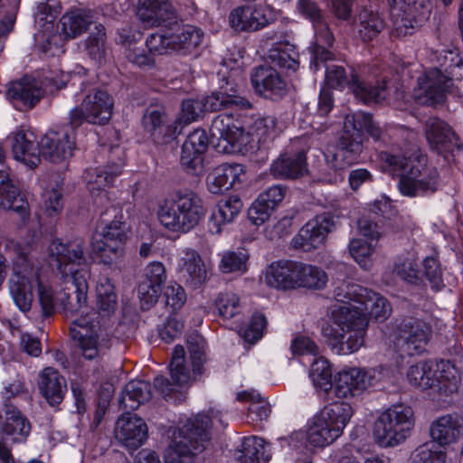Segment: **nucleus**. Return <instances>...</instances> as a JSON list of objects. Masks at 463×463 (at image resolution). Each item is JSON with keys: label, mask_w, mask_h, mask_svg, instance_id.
<instances>
[{"label": "nucleus", "mask_w": 463, "mask_h": 463, "mask_svg": "<svg viewBox=\"0 0 463 463\" xmlns=\"http://www.w3.org/2000/svg\"><path fill=\"white\" fill-rule=\"evenodd\" d=\"M17 258L9 279V290L15 306L23 312L31 309L34 292L42 313L45 317L61 307L67 314L76 315L88 302V280L90 269L87 262L85 245L81 239L53 240L48 247V256L54 262L63 280L71 279L75 287V302L67 301L65 292H57L48 278L35 269L27 250L16 249Z\"/></svg>", "instance_id": "obj_1"}, {"label": "nucleus", "mask_w": 463, "mask_h": 463, "mask_svg": "<svg viewBox=\"0 0 463 463\" xmlns=\"http://www.w3.org/2000/svg\"><path fill=\"white\" fill-rule=\"evenodd\" d=\"M334 298L342 305L332 307L321 334L337 354H353L363 346L369 317L383 321L392 313L385 298L350 281L336 286Z\"/></svg>", "instance_id": "obj_2"}, {"label": "nucleus", "mask_w": 463, "mask_h": 463, "mask_svg": "<svg viewBox=\"0 0 463 463\" xmlns=\"http://www.w3.org/2000/svg\"><path fill=\"white\" fill-rule=\"evenodd\" d=\"M219 411L211 410L209 414L200 413L187 419L181 427L174 429L171 442L165 453V463H194V457L202 452L210 439V427L224 428ZM135 463H161L157 455L143 449L137 455Z\"/></svg>", "instance_id": "obj_3"}, {"label": "nucleus", "mask_w": 463, "mask_h": 463, "mask_svg": "<svg viewBox=\"0 0 463 463\" xmlns=\"http://www.w3.org/2000/svg\"><path fill=\"white\" fill-rule=\"evenodd\" d=\"M363 131L375 140L380 139L383 134L382 128L368 113L357 111L345 117L344 134L338 146L328 148L325 154L328 170L326 182L337 183L344 179L345 170L357 160L363 151Z\"/></svg>", "instance_id": "obj_4"}, {"label": "nucleus", "mask_w": 463, "mask_h": 463, "mask_svg": "<svg viewBox=\"0 0 463 463\" xmlns=\"http://www.w3.org/2000/svg\"><path fill=\"white\" fill-rule=\"evenodd\" d=\"M70 123L55 129H50L41 138L37 148L33 141V135L24 131L15 132L11 139L15 160L33 168L40 162V155L52 163H61L71 158L76 149L73 129Z\"/></svg>", "instance_id": "obj_5"}, {"label": "nucleus", "mask_w": 463, "mask_h": 463, "mask_svg": "<svg viewBox=\"0 0 463 463\" xmlns=\"http://www.w3.org/2000/svg\"><path fill=\"white\" fill-rule=\"evenodd\" d=\"M408 383L422 391L431 390L433 399L442 406H449L458 392L461 375L450 361L434 363L421 360L409 366Z\"/></svg>", "instance_id": "obj_6"}, {"label": "nucleus", "mask_w": 463, "mask_h": 463, "mask_svg": "<svg viewBox=\"0 0 463 463\" xmlns=\"http://www.w3.org/2000/svg\"><path fill=\"white\" fill-rule=\"evenodd\" d=\"M97 312L85 313L87 306L79 311L80 314L72 322L71 334L77 343L82 356L89 360L99 357L109 346L110 337L101 326L98 316L110 317L118 307V296L102 299H95Z\"/></svg>", "instance_id": "obj_7"}, {"label": "nucleus", "mask_w": 463, "mask_h": 463, "mask_svg": "<svg viewBox=\"0 0 463 463\" xmlns=\"http://www.w3.org/2000/svg\"><path fill=\"white\" fill-rule=\"evenodd\" d=\"M384 166L400 175L399 190L402 195L415 197L433 194L438 189V172L427 165V158L419 151L408 156L383 153Z\"/></svg>", "instance_id": "obj_8"}, {"label": "nucleus", "mask_w": 463, "mask_h": 463, "mask_svg": "<svg viewBox=\"0 0 463 463\" xmlns=\"http://www.w3.org/2000/svg\"><path fill=\"white\" fill-rule=\"evenodd\" d=\"M354 412L352 405L337 402L325 406L307 422L305 428L294 434L307 448H325L344 432Z\"/></svg>", "instance_id": "obj_9"}, {"label": "nucleus", "mask_w": 463, "mask_h": 463, "mask_svg": "<svg viewBox=\"0 0 463 463\" xmlns=\"http://www.w3.org/2000/svg\"><path fill=\"white\" fill-rule=\"evenodd\" d=\"M206 209L201 197L194 192L176 191L163 200L156 211L160 225L175 234L193 231L203 220Z\"/></svg>", "instance_id": "obj_10"}, {"label": "nucleus", "mask_w": 463, "mask_h": 463, "mask_svg": "<svg viewBox=\"0 0 463 463\" xmlns=\"http://www.w3.org/2000/svg\"><path fill=\"white\" fill-rule=\"evenodd\" d=\"M128 231L122 211L114 205L107 208L91 241L92 253L100 263L109 265L122 256Z\"/></svg>", "instance_id": "obj_11"}, {"label": "nucleus", "mask_w": 463, "mask_h": 463, "mask_svg": "<svg viewBox=\"0 0 463 463\" xmlns=\"http://www.w3.org/2000/svg\"><path fill=\"white\" fill-rule=\"evenodd\" d=\"M414 425L412 409L404 404H395L378 414L373 423V436L380 447H396L411 436Z\"/></svg>", "instance_id": "obj_12"}, {"label": "nucleus", "mask_w": 463, "mask_h": 463, "mask_svg": "<svg viewBox=\"0 0 463 463\" xmlns=\"http://www.w3.org/2000/svg\"><path fill=\"white\" fill-rule=\"evenodd\" d=\"M66 79L63 73L53 71L37 76L26 75L9 84L6 96L17 109H32L45 94L63 88Z\"/></svg>", "instance_id": "obj_13"}, {"label": "nucleus", "mask_w": 463, "mask_h": 463, "mask_svg": "<svg viewBox=\"0 0 463 463\" xmlns=\"http://www.w3.org/2000/svg\"><path fill=\"white\" fill-rule=\"evenodd\" d=\"M448 54L452 63L448 66L444 64L447 75L434 68L419 77L417 86L411 95L417 103L434 105L442 102L445 92L451 85L452 79H459L463 76L462 59L454 51H449Z\"/></svg>", "instance_id": "obj_14"}, {"label": "nucleus", "mask_w": 463, "mask_h": 463, "mask_svg": "<svg viewBox=\"0 0 463 463\" xmlns=\"http://www.w3.org/2000/svg\"><path fill=\"white\" fill-rule=\"evenodd\" d=\"M187 349L192 364L193 372L185 366L184 349L176 345L173 351L170 363V375L176 385L189 384L203 373V364L206 362V343L203 335L198 333L191 334L187 338Z\"/></svg>", "instance_id": "obj_15"}, {"label": "nucleus", "mask_w": 463, "mask_h": 463, "mask_svg": "<svg viewBox=\"0 0 463 463\" xmlns=\"http://www.w3.org/2000/svg\"><path fill=\"white\" fill-rule=\"evenodd\" d=\"M325 83L326 87L339 90L348 86L355 98L364 104L378 103L386 97L384 85L377 81V85L373 86L371 81L360 80L354 71L347 75L345 68L337 64L326 66Z\"/></svg>", "instance_id": "obj_16"}, {"label": "nucleus", "mask_w": 463, "mask_h": 463, "mask_svg": "<svg viewBox=\"0 0 463 463\" xmlns=\"http://www.w3.org/2000/svg\"><path fill=\"white\" fill-rule=\"evenodd\" d=\"M210 133L216 151L223 154L241 152L250 139L239 120L231 114L217 116L212 122Z\"/></svg>", "instance_id": "obj_17"}, {"label": "nucleus", "mask_w": 463, "mask_h": 463, "mask_svg": "<svg viewBox=\"0 0 463 463\" xmlns=\"http://www.w3.org/2000/svg\"><path fill=\"white\" fill-rule=\"evenodd\" d=\"M376 373L374 368L345 366L334 374L331 390L339 399L358 398L374 385Z\"/></svg>", "instance_id": "obj_18"}, {"label": "nucleus", "mask_w": 463, "mask_h": 463, "mask_svg": "<svg viewBox=\"0 0 463 463\" xmlns=\"http://www.w3.org/2000/svg\"><path fill=\"white\" fill-rule=\"evenodd\" d=\"M432 335L431 326L416 317H405L396 326L394 345L407 355H419L427 350Z\"/></svg>", "instance_id": "obj_19"}, {"label": "nucleus", "mask_w": 463, "mask_h": 463, "mask_svg": "<svg viewBox=\"0 0 463 463\" xmlns=\"http://www.w3.org/2000/svg\"><path fill=\"white\" fill-rule=\"evenodd\" d=\"M298 8L313 23L316 42L311 47L313 60L310 67L314 71H317L319 70V62L333 59V53L326 48V45L330 46L333 43L334 37L315 3L309 0H299Z\"/></svg>", "instance_id": "obj_20"}, {"label": "nucleus", "mask_w": 463, "mask_h": 463, "mask_svg": "<svg viewBox=\"0 0 463 463\" xmlns=\"http://www.w3.org/2000/svg\"><path fill=\"white\" fill-rule=\"evenodd\" d=\"M113 107V99L107 91L96 90L84 98L80 109H71L70 123L76 127L83 120L91 124H107L112 116Z\"/></svg>", "instance_id": "obj_21"}, {"label": "nucleus", "mask_w": 463, "mask_h": 463, "mask_svg": "<svg viewBox=\"0 0 463 463\" xmlns=\"http://www.w3.org/2000/svg\"><path fill=\"white\" fill-rule=\"evenodd\" d=\"M222 66L231 70L227 77L225 86H222L219 90L213 91L211 95L203 99V105L206 111H217L226 109H248L250 102L242 97L238 90L230 86V79L241 73L242 61L241 59H224Z\"/></svg>", "instance_id": "obj_22"}, {"label": "nucleus", "mask_w": 463, "mask_h": 463, "mask_svg": "<svg viewBox=\"0 0 463 463\" xmlns=\"http://www.w3.org/2000/svg\"><path fill=\"white\" fill-rule=\"evenodd\" d=\"M176 272L186 287L197 289L209 280L211 266L205 263L197 250L184 248L177 254Z\"/></svg>", "instance_id": "obj_23"}, {"label": "nucleus", "mask_w": 463, "mask_h": 463, "mask_svg": "<svg viewBox=\"0 0 463 463\" xmlns=\"http://www.w3.org/2000/svg\"><path fill=\"white\" fill-rule=\"evenodd\" d=\"M335 228L334 218L327 214L317 215L309 220L292 239L296 249L310 251L321 247L329 232Z\"/></svg>", "instance_id": "obj_24"}, {"label": "nucleus", "mask_w": 463, "mask_h": 463, "mask_svg": "<svg viewBox=\"0 0 463 463\" xmlns=\"http://www.w3.org/2000/svg\"><path fill=\"white\" fill-rule=\"evenodd\" d=\"M275 18L269 6L244 5L233 9L229 15L231 27L236 32L258 31Z\"/></svg>", "instance_id": "obj_25"}, {"label": "nucleus", "mask_w": 463, "mask_h": 463, "mask_svg": "<svg viewBox=\"0 0 463 463\" xmlns=\"http://www.w3.org/2000/svg\"><path fill=\"white\" fill-rule=\"evenodd\" d=\"M246 181L247 173L243 165L222 164L208 175L206 185L211 194H220L232 188H241Z\"/></svg>", "instance_id": "obj_26"}, {"label": "nucleus", "mask_w": 463, "mask_h": 463, "mask_svg": "<svg viewBox=\"0 0 463 463\" xmlns=\"http://www.w3.org/2000/svg\"><path fill=\"white\" fill-rule=\"evenodd\" d=\"M124 166L120 160L118 163H109L104 167L90 168L84 173V180L90 194L97 203H103L108 199L107 189L112 185Z\"/></svg>", "instance_id": "obj_27"}, {"label": "nucleus", "mask_w": 463, "mask_h": 463, "mask_svg": "<svg viewBox=\"0 0 463 463\" xmlns=\"http://www.w3.org/2000/svg\"><path fill=\"white\" fill-rule=\"evenodd\" d=\"M394 28L399 35L410 34L429 13V0H394Z\"/></svg>", "instance_id": "obj_28"}, {"label": "nucleus", "mask_w": 463, "mask_h": 463, "mask_svg": "<svg viewBox=\"0 0 463 463\" xmlns=\"http://www.w3.org/2000/svg\"><path fill=\"white\" fill-rule=\"evenodd\" d=\"M137 15L144 26H165L176 22L175 10L169 0H139Z\"/></svg>", "instance_id": "obj_29"}, {"label": "nucleus", "mask_w": 463, "mask_h": 463, "mask_svg": "<svg viewBox=\"0 0 463 463\" xmlns=\"http://www.w3.org/2000/svg\"><path fill=\"white\" fill-rule=\"evenodd\" d=\"M144 280L138 286V297L143 308H148L156 303L162 286L166 281L167 273L160 261L148 263L143 270Z\"/></svg>", "instance_id": "obj_30"}, {"label": "nucleus", "mask_w": 463, "mask_h": 463, "mask_svg": "<svg viewBox=\"0 0 463 463\" xmlns=\"http://www.w3.org/2000/svg\"><path fill=\"white\" fill-rule=\"evenodd\" d=\"M299 261L279 260L269 264L264 273L265 283L279 290L298 288Z\"/></svg>", "instance_id": "obj_31"}, {"label": "nucleus", "mask_w": 463, "mask_h": 463, "mask_svg": "<svg viewBox=\"0 0 463 463\" xmlns=\"http://www.w3.org/2000/svg\"><path fill=\"white\" fill-rule=\"evenodd\" d=\"M208 147L205 130L197 128L186 137L181 153V164L193 174H200L203 169V154Z\"/></svg>", "instance_id": "obj_32"}, {"label": "nucleus", "mask_w": 463, "mask_h": 463, "mask_svg": "<svg viewBox=\"0 0 463 463\" xmlns=\"http://www.w3.org/2000/svg\"><path fill=\"white\" fill-rule=\"evenodd\" d=\"M285 194L286 190L280 185H273L259 194L248 209L250 222L256 226L266 222L283 201Z\"/></svg>", "instance_id": "obj_33"}, {"label": "nucleus", "mask_w": 463, "mask_h": 463, "mask_svg": "<svg viewBox=\"0 0 463 463\" xmlns=\"http://www.w3.org/2000/svg\"><path fill=\"white\" fill-rule=\"evenodd\" d=\"M430 434L440 447L455 444L463 436V419L456 413L441 415L431 422Z\"/></svg>", "instance_id": "obj_34"}, {"label": "nucleus", "mask_w": 463, "mask_h": 463, "mask_svg": "<svg viewBox=\"0 0 463 463\" xmlns=\"http://www.w3.org/2000/svg\"><path fill=\"white\" fill-rule=\"evenodd\" d=\"M142 126L156 144H167L178 136L175 122L165 123V113L162 108H148L142 117Z\"/></svg>", "instance_id": "obj_35"}, {"label": "nucleus", "mask_w": 463, "mask_h": 463, "mask_svg": "<svg viewBox=\"0 0 463 463\" xmlns=\"http://www.w3.org/2000/svg\"><path fill=\"white\" fill-rule=\"evenodd\" d=\"M116 437L127 448L137 449L146 439L147 426L144 420L130 413L123 414L117 421Z\"/></svg>", "instance_id": "obj_36"}, {"label": "nucleus", "mask_w": 463, "mask_h": 463, "mask_svg": "<svg viewBox=\"0 0 463 463\" xmlns=\"http://www.w3.org/2000/svg\"><path fill=\"white\" fill-rule=\"evenodd\" d=\"M250 80L256 92L263 97H282L287 92L286 80L272 66L257 67L253 71Z\"/></svg>", "instance_id": "obj_37"}, {"label": "nucleus", "mask_w": 463, "mask_h": 463, "mask_svg": "<svg viewBox=\"0 0 463 463\" xmlns=\"http://www.w3.org/2000/svg\"><path fill=\"white\" fill-rule=\"evenodd\" d=\"M31 432V424L22 412L6 406L0 415V433L13 443H24Z\"/></svg>", "instance_id": "obj_38"}, {"label": "nucleus", "mask_w": 463, "mask_h": 463, "mask_svg": "<svg viewBox=\"0 0 463 463\" xmlns=\"http://www.w3.org/2000/svg\"><path fill=\"white\" fill-rule=\"evenodd\" d=\"M243 209V202L238 194H230L216 203L210 220L213 232L221 233L223 228L232 223Z\"/></svg>", "instance_id": "obj_39"}, {"label": "nucleus", "mask_w": 463, "mask_h": 463, "mask_svg": "<svg viewBox=\"0 0 463 463\" xmlns=\"http://www.w3.org/2000/svg\"><path fill=\"white\" fill-rule=\"evenodd\" d=\"M262 48L266 61L274 66L292 71L298 68V52L294 45L287 42H266Z\"/></svg>", "instance_id": "obj_40"}, {"label": "nucleus", "mask_w": 463, "mask_h": 463, "mask_svg": "<svg viewBox=\"0 0 463 463\" xmlns=\"http://www.w3.org/2000/svg\"><path fill=\"white\" fill-rule=\"evenodd\" d=\"M91 12L82 8H71L60 19L61 33L68 39L76 38L83 33L91 24Z\"/></svg>", "instance_id": "obj_41"}, {"label": "nucleus", "mask_w": 463, "mask_h": 463, "mask_svg": "<svg viewBox=\"0 0 463 463\" xmlns=\"http://www.w3.org/2000/svg\"><path fill=\"white\" fill-rule=\"evenodd\" d=\"M39 387L51 405L59 404L63 400L66 383L57 370L52 367L45 368L41 373Z\"/></svg>", "instance_id": "obj_42"}, {"label": "nucleus", "mask_w": 463, "mask_h": 463, "mask_svg": "<svg viewBox=\"0 0 463 463\" xmlns=\"http://www.w3.org/2000/svg\"><path fill=\"white\" fill-rule=\"evenodd\" d=\"M425 135L430 147L440 154L450 147L455 137L450 127L437 118L427 121Z\"/></svg>", "instance_id": "obj_43"}, {"label": "nucleus", "mask_w": 463, "mask_h": 463, "mask_svg": "<svg viewBox=\"0 0 463 463\" xmlns=\"http://www.w3.org/2000/svg\"><path fill=\"white\" fill-rule=\"evenodd\" d=\"M306 155L300 151L294 156L282 155L273 162L270 171L277 178H297L306 172Z\"/></svg>", "instance_id": "obj_44"}, {"label": "nucleus", "mask_w": 463, "mask_h": 463, "mask_svg": "<svg viewBox=\"0 0 463 463\" xmlns=\"http://www.w3.org/2000/svg\"><path fill=\"white\" fill-rule=\"evenodd\" d=\"M0 206L20 213L27 209L26 201L5 171H0Z\"/></svg>", "instance_id": "obj_45"}, {"label": "nucleus", "mask_w": 463, "mask_h": 463, "mask_svg": "<svg viewBox=\"0 0 463 463\" xmlns=\"http://www.w3.org/2000/svg\"><path fill=\"white\" fill-rule=\"evenodd\" d=\"M151 398V388L147 382L141 380L130 381L125 387L120 403L126 410H137L142 403Z\"/></svg>", "instance_id": "obj_46"}, {"label": "nucleus", "mask_w": 463, "mask_h": 463, "mask_svg": "<svg viewBox=\"0 0 463 463\" xmlns=\"http://www.w3.org/2000/svg\"><path fill=\"white\" fill-rule=\"evenodd\" d=\"M237 400L250 402L247 418L251 423L255 424L269 418V404L258 392L254 390L240 392L237 393Z\"/></svg>", "instance_id": "obj_47"}, {"label": "nucleus", "mask_w": 463, "mask_h": 463, "mask_svg": "<svg viewBox=\"0 0 463 463\" xmlns=\"http://www.w3.org/2000/svg\"><path fill=\"white\" fill-rule=\"evenodd\" d=\"M328 282L327 274L321 268L299 261L298 288L320 290Z\"/></svg>", "instance_id": "obj_48"}, {"label": "nucleus", "mask_w": 463, "mask_h": 463, "mask_svg": "<svg viewBox=\"0 0 463 463\" xmlns=\"http://www.w3.org/2000/svg\"><path fill=\"white\" fill-rule=\"evenodd\" d=\"M248 261L249 254L243 249L225 250L221 254L218 269L223 274H243L248 270Z\"/></svg>", "instance_id": "obj_49"}, {"label": "nucleus", "mask_w": 463, "mask_h": 463, "mask_svg": "<svg viewBox=\"0 0 463 463\" xmlns=\"http://www.w3.org/2000/svg\"><path fill=\"white\" fill-rule=\"evenodd\" d=\"M206 111L203 99H187L182 102L181 110L175 119L178 135L192 122L196 121L199 117Z\"/></svg>", "instance_id": "obj_50"}, {"label": "nucleus", "mask_w": 463, "mask_h": 463, "mask_svg": "<svg viewBox=\"0 0 463 463\" xmlns=\"http://www.w3.org/2000/svg\"><path fill=\"white\" fill-rule=\"evenodd\" d=\"M375 250V244L363 239H353L349 243L352 258L364 270H370L373 268Z\"/></svg>", "instance_id": "obj_51"}, {"label": "nucleus", "mask_w": 463, "mask_h": 463, "mask_svg": "<svg viewBox=\"0 0 463 463\" xmlns=\"http://www.w3.org/2000/svg\"><path fill=\"white\" fill-rule=\"evenodd\" d=\"M315 357L311 364L310 378L317 388L327 392L331 390L334 377L330 364L323 356Z\"/></svg>", "instance_id": "obj_52"}, {"label": "nucleus", "mask_w": 463, "mask_h": 463, "mask_svg": "<svg viewBox=\"0 0 463 463\" xmlns=\"http://www.w3.org/2000/svg\"><path fill=\"white\" fill-rule=\"evenodd\" d=\"M417 260L418 256L414 251L398 256L393 263V273L410 283L416 282L420 273Z\"/></svg>", "instance_id": "obj_53"}, {"label": "nucleus", "mask_w": 463, "mask_h": 463, "mask_svg": "<svg viewBox=\"0 0 463 463\" xmlns=\"http://www.w3.org/2000/svg\"><path fill=\"white\" fill-rule=\"evenodd\" d=\"M358 19L357 33L364 42L373 40L383 28V22L379 15L367 9L359 14Z\"/></svg>", "instance_id": "obj_54"}, {"label": "nucleus", "mask_w": 463, "mask_h": 463, "mask_svg": "<svg viewBox=\"0 0 463 463\" xmlns=\"http://www.w3.org/2000/svg\"><path fill=\"white\" fill-rule=\"evenodd\" d=\"M241 458L246 463H265L269 458L264 439L255 436L244 438L241 444Z\"/></svg>", "instance_id": "obj_55"}, {"label": "nucleus", "mask_w": 463, "mask_h": 463, "mask_svg": "<svg viewBox=\"0 0 463 463\" xmlns=\"http://www.w3.org/2000/svg\"><path fill=\"white\" fill-rule=\"evenodd\" d=\"M106 30L102 24L96 25L85 41V49L89 56L93 60H100L107 50Z\"/></svg>", "instance_id": "obj_56"}, {"label": "nucleus", "mask_w": 463, "mask_h": 463, "mask_svg": "<svg viewBox=\"0 0 463 463\" xmlns=\"http://www.w3.org/2000/svg\"><path fill=\"white\" fill-rule=\"evenodd\" d=\"M215 306L220 317L223 319H232L241 312L240 298L233 292L220 293L215 299Z\"/></svg>", "instance_id": "obj_57"}, {"label": "nucleus", "mask_w": 463, "mask_h": 463, "mask_svg": "<svg viewBox=\"0 0 463 463\" xmlns=\"http://www.w3.org/2000/svg\"><path fill=\"white\" fill-rule=\"evenodd\" d=\"M20 1L0 0V12L5 14V20L0 23V52L4 48V39L13 30Z\"/></svg>", "instance_id": "obj_58"}, {"label": "nucleus", "mask_w": 463, "mask_h": 463, "mask_svg": "<svg viewBox=\"0 0 463 463\" xmlns=\"http://www.w3.org/2000/svg\"><path fill=\"white\" fill-rule=\"evenodd\" d=\"M61 12V6L57 3H39L35 13V22L42 28V36L44 37L47 31L52 27V23Z\"/></svg>", "instance_id": "obj_59"}, {"label": "nucleus", "mask_w": 463, "mask_h": 463, "mask_svg": "<svg viewBox=\"0 0 463 463\" xmlns=\"http://www.w3.org/2000/svg\"><path fill=\"white\" fill-rule=\"evenodd\" d=\"M267 319L262 313L252 315L249 324L240 330L241 336L248 343L254 344L263 336Z\"/></svg>", "instance_id": "obj_60"}, {"label": "nucleus", "mask_w": 463, "mask_h": 463, "mask_svg": "<svg viewBox=\"0 0 463 463\" xmlns=\"http://www.w3.org/2000/svg\"><path fill=\"white\" fill-rule=\"evenodd\" d=\"M180 37L183 53L188 54L202 44L204 33L200 28L187 24L180 27Z\"/></svg>", "instance_id": "obj_61"}, {"label": "nucleus", "mask_w": 463, "mask_h": 463, "mask_svg": "<svg viewBox=\"0 0 463 463\" xmlns=\"http://www.w3.org/2000/svg\"><path fill=\"white\" fill-rule=\"evenodd\" d=\"M43 210L48 216L58 214L62 209L61 186L56 184L55 187L46 190L43 194Z\"/></svg>", "instance_id": "obj_62"}, {"label": "nucleus", "mask_w": 463, "mask_h": 463, "mask_svg": "<svg viewBox=\"0 0 463 463\" xmlns=\"http://www.w3.org/2000/svg\"><path fill=\"white\" fill-rule=\"evenodd\" d=\"M166 306L173 311L180 309L186 301V293L184 288L176 282H170L164 291Z\"/></svg>", "instance_id": "obj_63"}, {"label": "nucleus", "mask_w": 463, "mask_h": 463, "mask_svg": "<svg viewBox=\"0 0 463 463\" xmlns=\"http://www.w3.org/2000/svg\"><path fill=\"white\" fill-rule=\"evenodd\" d=\"M412 463H450V461L445 451L421 447L414 453Z\"/></svg>", "instance_id": "obj_64"}]
</instances>
